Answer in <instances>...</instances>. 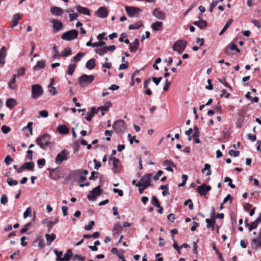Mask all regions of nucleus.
Segmentation results:
<instances>
[{
	"label": "nucleus",
	"mask_w": 261,
	"mask_h": 261,
	"mask_svg": "<svg viewBox=\"0 0 261 261\" xmlns=\"http://www.w3.org/2000/svg\"><path fill=\"white\" fill-rule=\"evenodd\" d=\"M50 136L47 134H44L42 136L38 137L36 139V142L42 149H45V147L51 145L50 148L54 146L53 142H50Z\"/></svg>",
	"instance_id": "1"
},
{
	"label": "nucleus",
	"mask_w": 261,
	"mask_h": 261,
	"mask_svg": "<svg viewBox=\"0 0 261 261\" xmlns=\"http://www.w3.org/2000/svg\"><path fill=\"white\" fill-rule=\"evenodd\" d=\"M94 76L92 75L83 74L78 78L80 85L85 87L91 84L94 80Z\"/></svg>",
	"instance_id": "2"
},
{
	"label": "nucleus",
	"mask_w": 261,
	"mask_h": 261,
	"mask_svg": "<svg viewBox=\"0 0 261 261\" xmlns=\"http://www.w3.org/2000/svg\"><path fill=\"white\" fill-rule=\"evenodd\" d=\"M31 96L34 99H37L43 95V88L39 84L33 85L31 87Z\"/></svg>",
	"instance_id": "3"
},
{
	"label": "nucleus",
	"mask_w": 261,
	"mask_h": 261,
	"mask_svg": "<svg viewBox=\"0 0 261 261\" xmlns=\"http://www.w3.org/2000/svg\"><path fill=\"white\" fill-rule=\"evenodd\" d=\"M187 45V41L184 40H179L176 41L172 46L173 49L179 54L182 53Z\"/></svg>",
	"instance_id": "4"
},
{
	"label": "nucleus",
	"mask_w": 261,
	"mask_h": 261,
	"mask_svg": "<svg viewBox=\"0 0 261 261\" xmlns=\"http://www.w3.org/2000/svg\"><path fill=\"white\" fill-rule=\"evenodd\" d=\"M78 34L79 33L77 30H72L63 33L61 38L65 40L71 41L77 38Z\"/></svg>",
	"instance_id": "5"
},
{
	"label": "nucleus",
	"mask_w": 261,
	"mask_h": 261,
	"mask_svg": "<svg viewBox=\"0 0 261 261\" xmlns=\"http://www.w3.org/2000/svg\"><path fill=\"white\" fill-rule=\"evenodd\" d=\"M69 157V152L66 149H63L56 156L55 162L57 165H60L64 161H66Z\"/></svg>",
	"instance_id": "6"
},
{
	"label": "nucleus",
	"mask_w": 261,
	"mask_h": 261,
	"mask_svg": "<svg viewBox=\"0 0 261 261\" xmlns=\"http://www.w3.org/2000/svg\"><path fill=\"white\" fill-rule=\"evenodd\" d=\"M125 9L129 17H138L142 10L138 7L126 6Z\"/></svg>",
	"instance_id": "7"
},
{
	"label": "nucleus",
	"mask_w": 261,
	"mask_h": 261,
	"mask_svg": "<svg viewBox=\"0 0 261 261\" xmlns=\"http://www.w3.org/2000/svg\"><path fill=\"white\" fill-rule=\"evenodd\" d=\"M70 178L74 180L80 179L84 181L86 179V177L83 175V170L79 169L72 171L69 174Z\"/></svg>",
	"instance_id": "8"
},
{
	"label": "nucleus",
	"mask_w": 261,
	"mask_h": 261,
	"mask_svg": "<svg viewBox=\"0 0 261 261\" xmlns=\"http://www.w3.org/2000/svg\"><path fill=\"white\" fill-rule=\"evenodd\" d=\"M101 192L100 186H98L90 191L87 195V198L90 201H94L96 197L101 194Z\"/></svg>",
	"instance_id": "9"
},
{
	"label": "nucleus",
	"mask_w": 261,
	"mask_h": 261,
	"mask_svg": "<svg viewBox=\"0 0 261 261\" xmlns=\"http://www.w3.org/2000/svg\"><path fill=\"white\" fill-rule=\"evenodd\" d=\"M151 176L152 174L151 173L146 174L141 177L138 182H140L142 185L148 187L149 186H151Z\"/></svg>",
	"instance_id": "10"
},
{
	"label": "nucleus",
	"mask_w": 261,
	"mask_h": 261,
	"mask_svg": "<svg viewBox=\"0 0 261 261\" xmlns=\"http://www.w3.org/2000/svg\"><path fill=\"white\" fill-rule=\"evenodd\" d=\"M94 14L99 18H106L108 15V11L106 7H100L94 12Z\"/></svg>",
	"instance_id": "11"
},
{
	"label": "nucleus",
	"mask_w": 261,
	"mask_h": 261,
	"mask_svg": "<svg viewBox=\"0 0 261 261\" xmlns=\"http://www.w3.org/2000/svg\"><path fill=\"white\" fill-rule=\"evenodd\" d=\"M113 127L117 132H123L125 129V122L122 120H117L114 123Z\"/></svg>",
	"instance_id": "12"
},
{
	"label": "nucleus",
	"mask_w": 261,
	"mask_h": 261,
	"mask_svg": "<svg viewBox=\"0 0 261 261\" xmlns=\"http://www.w3.org/2000/svg\"><path fill=\"white\" fill-rule=\"evenodd\" d=\"M211 190V187L210 186H206L204 184L197 187V191L201 196L205 195L207 192Z\"/></svg>",
	"instance_id": "13"
},
{
	"label": "nucleus",
	"mask_w": 261,
	"mask_h": 261,
	"mask_svg": "<svg viewBox=\"0 0 261 261\" xmlns=\"http://www.w3.org/2000/svg\"><path fill=\"white\" fill-rule=\"evenodd\" d=\"M110 160L112 162L113 164V170L115 173H118L119 172V166L120 165V162L119 159L116 158L115 157H111Z\"/></svg>",
	"instance_id": "14"
},
{
	"label": "nucleus",
	"mask_w": 261,
	"mask_h": 261,
	"mask_svg": "<svg viewBox=\"0 0 261 261\" xmlns=\"http://www.w3.org/2000/svg\"><path fill=\"white\" fill-rule=\"evenodd\" d=\"M252 245L255 249L261 248V229L258 233L257 238H254L252 240Z\"/></svg>",
	"instance_id": "15"
},
{
	"label": "nucleus",
	"mask_w": 261,
	"mask_h": 261,
	"mask_svg": "<svg viewBox=\"0 0 261 261\" xmlns=\"http://www.w3.org/2000/svg\"><path fill=\"white\" fill-rule=\"evenodd\" d=\"M163 165L166 167L165 168V170H166L170 172H173V169H172L171 167H173L175 168H176V166L170 160H165L163 163Z\"/></svg>",
	"instance_id": "16"
},
{
	"label": "nucleus",
	"mask_w": 261,
	"mask_h": 261,
	"mask_svg": "<svg viewBox=\"0 0 261 261\" xmlns=\"http://www.w3.org/2000/svg\"><path fill=\"white\" fill-rule=\"evenodd\" d=\"M152 13L153 16L159 19L164 20L166 18V14L165 13L160 11L159 9H155Z\"/></svg>",
	"instance_id": "17"
},
{
	"label": "nucleus",
	"mask_w": 261,
	"mask_h": 261,
	"mask_svg": "<svg viewBox=\"0 0 261 261\" xmlns=\"http://www.w3.org/2000/svg\"><path fill=\"white\" fill-rule=\"evenodd\" d=\"M6 56V49L5 46H3L0 49V67L5 64V59Z\"/></svg>",
	"instance_id": "18"
},
{
	"label": "nucleus",
	"mask_w": 261,
	"mask_h": 261,
	"mask_svg": "<svg viewBox=\"0 0 261 261\" xmlns=\"http://www.w3.org/2000/svg\"><path fill=\"white\" fill-rule=\"evenodd\" d=\"M49 21L53 23V27L57 31L61 30L63 27L62 23L59 20L53 19Z\"/></svg>",
	"instance_id": "19"
},
{
	"label": "nucleus",
	"mask_w": 261,
	"mask_h": 261,
	"mask_svg": "<svg viewBox=\"0 0 261 261\" xmlns=\"http://www.w3.org/2000/svg\"><path fill=\"white\" fill-rule=\"evenodd\" d=\"M139 47V40L136 38L134 41L129 44V49L131 52H136Z\"/></svg>",
	"instance_id": "20"
},
{
	"label": "nucleus",
	"mask_w": 261,
	"mask_h": 261,
	"mask_svg": "<svg viewBox=\"0 0 261 261\" xmlns=\"http://www.w3.org/2000/svg\"><path fill=\"white\" fill-rule=\"evenodd\" d=\"M98 110H97L96 108H95V107H92L91 108V111L90 112H87V113L86 114V117L85 118L87 120L90 121H91L93 116L95 114L98 113Z\"/></svg>",
	"instance_id": "21"
},
{
	"label": "nucleus",
	"mask_w": 261,
	"mask_h": 261,
	"mask_svg": "<svg viewBox=\"0 0 261 261\" xmlns=\"http://www.w3.org/2000/svg\"><path fill=\"white\" fill-rule=\"evenodd\" d=\"M236 50L237 53H240V50L238 48L236 45L232 43L228 46L225 49V53L228 55L230 54V50Z\"/></svg>",
	"instance_id": "22"
},
{
	"label": "nucleus",
	"mask_w": 261,
	"mask_h": 261,
	"mask_svg": "<svg viewBox=\"0 0 261 261\" xmlns=\"http://www.w3.org/2000/svg\"><path fill=\"white\" fill-rule=\"evenodd\" d=\"M51 14L56 16H61L63 13V10L61 8L57 7H52L50 9Z\"/></svg>",
	"instance_id": "23"
},
{
	"label": "nucleus",
	"mask_w": 261,
	"mask_h": 261,
	"mask_svg": "<svg viewBox=\"0 0 261 261\" xmlns=\"http://www.w3.org/2000/svg\"><path fill=\"white\" fill-rule=\"evenodd\" d=\"M199 129L197 126H195L194 127V133L192 135V137L194 139L195 142L196 143H199L200 140L199 139Z\"/></svg>",
	"instance_id": "24"
},
{
	"label": "nucleus",
	"mask_w": 261,
	"mask_h": 261,
	"mask_svg": "<svg viewBox=\"0 0 261 261\" xmlns=\"http://www.w3.org/2000/svg\"><path fill=\"white\" fill-rule=\"evenodd\" d=\"M199 21H195L193 22L194 25L198 27L200 29H204L207 25L206 22L202 20L200 17H199Z\"/></svg>",
	"instance_id": "25"
},
{
	"label": "nucleus",
	"mask_w": 261,
	"mask_h": 261,
	"mask_svg": "<svg viewBox=\"0 0 261 261\" xmlns=\"http://www.w3.org/2000/svg\"><path fill=\"white\" fill-rule=\"evenodd\" d=\"M76 9L77 10L79 13L84 14L88 16L90 15L89 10L86 7H83L81 6H77L76 7Z\"/></svg>",
	"instance_id": "26"
},
{
	"label": "nucleus",
	"mask_w": 261,
	"mask_h": 261,
	"mask_svg": "<svg viewBox=\"0 0 261 261\" xmlns=\"http://www.w3.org/2000/svg\"><path fill=\"white\" fill-rule=\"evenodd\" d=\"M151 27L155 31L162 30L163 29V22L161 21H156L152 23Z\"/></svg>",
	"instance_id": "27"
},
{
	"label": "nucleus",
	"mask_w": 261,
	"mask_h": 261,
	"mask_svg": "<svg viewBox=\"0 0 261 261\" xmlns=\"http://www.w3.org/2000/svg\"><path fill=\"white\" fill-rule=\"evenodd\" d=\"M259 223H261V215L257 218L255 221L250 224L249 228V231H250L256 228L257 227Z\"/></svg>",
	"instance_id": "28"
},
{
	"label": "nucleus",
	"mask_w": 261,
	"mask_h": 261,
	"mask_svg": "<svg viewBox=\"0 0 261 261\" xmlns=\"http://www.w3.org/2000/svg\"><path fill=\"white\" fill-rule=\"evenodd\" d=\"M122 226L120 224H115L113 229V232L114 236H117L119 233L122 230Z\"/></svg>",
	"instance_id": "29"
},
{
	"label": "nucleus",
	"mask_w": 261,
	"mask_h": 261,
	"mask_svg": "<svg viewBox=\"0 0 261 261\" xmlns=\"http://www.w3.org/2000/svg\"><path fill=\"white\" fill-rule=\"evenodd\" d=\"M17 104L16 101L12 98H10L8 99L6 102V106L10 108H13Z\"/></svg>",
	"instance_id": "30"
},
{
	"label": "nucleus",
	"mask_w": 261,
	"mask_h": 261,
	"mask_svg": "<svg viewBox=\"0 0 261 261\" xmlns=\"http://www.w3.org/2000/svg\"><path fill=\"white\" fill-rule=\"evenodd\" d=\"M57 131L62 134H67L69 133V128L64 125H59L57 127Z\"/></svg>",
	"instance_id": "31"
},
{
	"label": "nucleus",
	"mask_w": 261,
	"mask_h": 261,
	"mask_svg": "<svg viewBox=\"0 0 261 261\" xmlns=\"http://www.w3.org/2000/svg\"><path fill=\"white\" fill-rule=\"evenodd\" d=\"M21 18V15L19 13H17L14 15L12 20V26L11 28L12 29L14 27L17 25L18 23V21Z\"/></svg>",
	"instance_id": "32"
},
{
	"label": "nucleus",
	"mask_w": 261,
	"mask_h": 261,
	"mask_svg": "<svg viewBox=\"0 0 261 261\" xmlns=\"http://www.w3.org/2000/svg\"><path fill=\"white\" fill-rule=\"evenodd\" d=\"M45 237L47 241V244L49 245L55 240L56 238V235L55 233H53L50 234H46Z\"/></svg>",
	"instance_id": "33"
},
{
	"label": "nucleus",
	"mask_w": 261,
	"mask_h": 261,
	"mask_svg": "<svg viewBox=\"0 0 261 261\" xmlns=\"http://www.w3.org/2000/svg\"><path fill=\"white\" fill-rule=\"evenodd\" d=\"M112 106V103L110 101L106 102L103 106H100L98 107L97 110L101 111H108L110 108Z\"/></svg>",
	"instance_id": "34"
},
{
	"label": "nucleus",
	"mask_w": 261,
	"mask_h": 261,
	"mask_svg": "<svg viewBox=\"0 0 261 261\" xmlns=\"http://www.w3.org/2000/svg\"><path fill=\"white\" fill-rule=\"evenodd\" d=\"M73 256L72 250L70 249L67 250V252L64 255L63 261H69Z\"/></svg>",
	"instance_id": "35"
},
{
	"label": "nucleus",
	"mask_w": 261,
	"mask_h": 261,
	"mask_svg": "<svg viewBox=\"0 0 261 261\" xmlns=\"http://www.w3.org/2000/svg\"><path fill=\"white\" fill-rule=\"evenodd\" d=\"M86 66L89 70L93 69L95 66V60L94 58L90 59L86 63Z\"/></svg>",
	"instance_id": "36"
},
{
	"label": "nucleus",
	"mask_w": 261,
	"mask_h": 261,
	"mask_svg": "<svg viewBox=\"0 0 261 261\" xmlns=\"http://www.w3.org/2000/svg\"><path fill=\"white\" fill-rule=\"evenodd\" d=\"M71 54L72 51L71 48L67 47L64 48V49L61 52L60 55L61 57H67Z\"/></svg>",
	"instance_id": "37"
},
{
	"label": "nucleus",
	"mask_w": 261,
	"mask_h": 261,
	"mask_svg": "<svg viewBox=\"0 0 261 261\" xmlns=\"http://www.w3.org/2000/svg\"><path fill=\"white\" fill-rule=\"evenodd\" d=\"M45 67V61L41 60L37 62L36 65L33 67L34 71L39 70L43 69Z\"/></svg>",
	"instance_id": "38"
},
{
	"label": "nucleus",
	"mask_w": 261,
	"mask_h": 261,
	"mask_svg": "<svg viewBox=\"0 0 261 261\" xmlns=\"http://www.w3.org/2000/svg\"><path fill=\"white\" fill-rule=\"evenodd\" d=\"M16 77V75L14 74L12 79L8 83L9 87L11 89H15L17 88V86L15 84Z\"/></svg>",
	"instance_id": "39"
},
{
	"label": "nucleus",
	"mask_w": 261,
	"mask_h": 261,
	"mask_svg": "<svg viewBox=\"0 0 261 261\" xmlns=\"http://www.w3.org/2000/svg\"><path fill=\"white\" fill-rule=\"evenodd\" d=\"M205 221L207 223L206 227L207 228L212 227V230H213L214 229V224L215 223V219H206L205 220Z\"/></svg>",
	"instance_id": "40"
},
{
	"label": "nucleus",
	"mask_w": 261,
	"mask_h": 261,
	"mask_svg": "<svg viewBox=\"0 0 261 261\" xmlns=\"http://www.w3.org/2000/svg\"><path fill=\"white\" fill-rule=\"evenodd\" d=\"M54 252L57 256V258L56 259V261H63V257H62V256L63 254V251H59L57 249H55L54 250Z\"/></svg>",
	"instance_id": "41"
},
{
	"label": "nucleus",
	"mask_w": 261,
	"mask_h": 261,
	"mask_svg": "<svg viewBox=\"0 0 261 261\" xmlns=\"http://www.w3.org/2000/svg\"><path fill=\"white\" fill-rule=\"evenodd\" d=\"M143 25V23L141 21L139 22L129 25L128 27L129 30H137L141 28Z\"/></svg>",
	"instance_id": "42"
},
{
	"label": "nucleus",
	"mask_w": 261,
	"mask_h": 261,
	"mask_svg": "<svg viewBox=\"0 0 261 261\" xmlns=\"http://www.w3.org/2000/svg\"><path fill=\"white\" fill-rule=\"evenodd\" d=\"M95 52L98 54L100 56H102L107 53L105 47L101 48H96L94 49Z\"/></svg>",
	"instance_id": "43"
},
{
	"label": "nucleus",
	"mask_w": 261,
	"mask_h": 261,
	"mask_svg": "<svg viewBox=\"0 0 261 261\" xmlns=\"http://www.w3.org/2000/svg\"><path fill=\"white\" fill-rule=\"evenodd\" d=\"M25 169L32 170L35 166L34 163L33 162H26L23 164Z\"/></svg>",
	"instance_id": "44"
},
{
	"label": "nucleus",
	"mask_w": 261,
	"mask_h": 261,
	"mask_svg": "<svg viewBox=\"0 0 261 261\" xmlns=\"http://www.w3.org/2000/svg\"><path fill=\"white\" fill-rule=\"evenodd\" d=\"M76 67L75 64H70L68 66V70H67V73L69 75H72L75 70Z\"/></svg>",
	"instance_id": "45"
},
{
	"label": "nucleus",
	"mask_w": 261,
	"mask_h": 261,
	"mask_svg": "<svg viewBox=\"0 0 261 261\" xmlns=\"http://www.w3.org/2000/svg\"><path fill=\"white\" fill-rule=\"evenodd\" d=\"M211 165L208 164H205L204 165V168L202 169L201 171L202 173L204 172L205 170H207V172L206 173V175H210L211 174Z\"/></svg>",
	"instance_id": "46"
},
{
	"label": "nucleus",
	"mask_w": 261,
	"mask_h": 261,
	"mask_svg": "<svg viewBox=\"0 0 261 261\" xmlns=\"http://www.w3.org/2000/svg\"><path fill=\"white\" fill-rule=\"evenodd\" d=\"M85 54L83 53H79L73 58V61L75 62H79L81 60V58L85 56Z\"/></svg>",
	"instance_id": "47"
},
{
	"label": "nucleus",
	"mask_w": 261,
	"mask_h": 261,
	"mask_svg": "<svg viewBox=\"0 0 261 261\" xmlns=\"http://www.w3.org/2000/svg\"><path fill=\"white\" fill-rule=\"evenodd\" d=\"M136 186L139 187V191L140 194H142L144 192V191L148 188L147 187L145 186H143L141 185L140 182H137L136 184Z\"/></svg>",
	"instance_id": "48"
},
{
	"label": "nucleus",
	"mask_w": 261,
	"mask_h": 261,
	"mask_svg": "<svg viewBox=\"0 0 261 261\" xmlns=\"http://www.w3.org/2000/svg\"><path fill=\"white\" fill-rule=\"evenodd\" d=\"M95 222L93 221H90L87 225H86L84 227L85 229L86 230H90L92 229L93 226L94 225Z\"/></svg>",
	"instance_id": "49"
},
{
	"label": "nucleus",
	"mask_w": 261,
	"mask_h": 261,
	"mask_svg": "<svg viewBox=\"0 0 261 261\" xmlns=\"http://www.w3.org/2000/svg\"><path fill=\"white\" fill-rule=\"evenodd\" d=\"M7 182L10 186H16L18 184V182L16 180H13L11 178H8L7 179Z\"/></svg>",
	"instance_id": "50"
},
{
	"label": "nucleus",
	"mask_w": 261,
	"mask_h": 261,
	"mask_svg": "<svg viewBox=\"0 0 261 261\" xmlns=\"http://www.w3.org/2000/svg\"><path fill=\"white\" fill-rule=\"evenodd\" d=\"M151 203L153 205H154L156 207H159V206L160 205L158 198H156V196H152V197Z\"/></svg>",
	"instance_id": "51"
},
{
	"label": "nucleus",
	"mask_w": 261,
	"mask_h": 261,
	"mask_svg": "<svg viewBox=\"0 0 261 261\" xmlns=\"http://www.w3.org/2000/svg\"><path fill=\"white\" fill-rule=\"evenodd\" d=\"M32 125H33V122H29L28 123L27 126L24 127H23L22 130L28 129V130L30 131V135H32V134H33V133H32L33 128H32Z\"/></svg>",
	"instance_id": "52"
},
{
	"label": "nucleus",
	"mask_w": 261,
	"mask_h": 261,
	"mask_svg": "<svg viewBox=\"0 0 261 261\" xmlns=\"http://www.w3.org/2000/svg\"><path fill=\"white\" fill-rule=\"evenodd\" d=\"M32 209L30 207H28L23 213V218H26L31 214Z\"/></svg>",
	"instance_id": "53"
},
{
	"label": "nucleus",
	"mask_w": 261,
	"mask_h": 261,
	"mask_svg": "<svg viewBox=\"0 0 261 261\" xmlns=\"http://www.w3.org/2000/svg\"><path fill=\"white\" fill-rule=\"evenodd\" d=\"M239 154L240 151L238 150H234L232 149L229 151V154L231 156L237 157L239 155Z\"/></svg>",
	"instance_id": "54"
},
{
	"label": "nucleus",
	"mask_w": 261,
	"mask_h": 261,
	"mask_svg": "<svg viewBox=\"0 0 261 261\" xmlns=\"http://www.w3.org/2000/svg\"><path fill=\"white\" fill-rule=\"evenodd\" d=\"M58 222V220H56L55 221H49L48 222V224H47V227H48V231L50 232L52 228L53 227L54 225Z\"/></svg>",
	"instance_id": "55"
},
{
	"label": "nucleus",
	"mask_w": 261,
	"mask_h": 261,
	"mask_svg": "<svg viewBox=\"0 0 261 261\" xmlns=\"http://www.w3.org/2000/svg\"><path fill=\"white\" fill-rule=\"evenodd\" d=\"M224 181L225 182H228V185L231 188H234L235 185L232 184V180L229 177H226L224 178Z\"/></svg>",
	"instance_id": "56"
},
{
	"label": "nucleus",
	"mask_w": 261,
	"mask_h": 261,
	"mask_svg": "<svg viewBox=\"0 0 261 261\" xmlns=\"http://www.w3.org/2000/svg\"><path fill=\"white\" fill-rule=\"evenodd\" d=\"M51 84H52V83H50L48 87V88H49V91L53 95H55L57 94V91L56 90V88L54 87H51Z\"/></svg>",
	"instance_id": "57"
},
{
	"label": "nucleus",
	"mask_w": 261,
	"mask_h": 261,
	"mask_svg": "<svg viewBox=\"0 0 261 261\" xmlns=\"http://www.w3.org/2000/svg\"><path fill=\"white\" fill-rule=\"evenodd\" d=\"M53 50H54V51L55 53V54H54V55L53 56V58L54 59H56V58L59 57V56H60V54H58V49H57V47L56 45H55L53 46Z\"/></svg>",
	"instance_id": "58"
},
{
	"label": "nucleus",
	"mask_w": 261,
	"mask_h": 261,
	"mask_svg": "<svg viewBox=\"0 0 261 261\" xmlns=\"http://www.w3.org/2000/svg\"><path fill=\"white\" fill-rule=\"evenodd\" d=\"M31 226V223H27L24 227L23 228H22L20 231V233H25L26 231H27L29 228V227Z\"/></svg>",
	"instance_id": "59"
},
{
	"label": "nucleus",
	"mask_w": 261,
	"mask_h": 261,
	"mask_svg": "<svg viewBox=\"0 0 261 261\" xmlns=\"http://www.w3.org/2000/svg\"><path fill=\"white\" fill-rule=\"evenodd\" d=\"M1 129H2L3 133L5 134L8 133L11 130L10 127L9 126H7L6 125L2 126Z\"/></svg>",
	"instance_id": "60"
},
{
	"label": "nucleus",
	"mask_w": 261,
	"mask_h": 261,
	"mask_svg": "<svg viewBox=\"0 0 261 261\" xmlns=\"http://www.w3.org/2000/svg\"><path fill=\"white\" fill-rule=\"evenodd\" d=\"M1 202L2 204H6L8 202V198L6 195L3 194L1 198Z\"/></svg>",
	"instance_id": "61"
},
{
	"label": "nucleus",
	"mask_w": 261,
	"mask_h": 261,
	"mask_svg": "<svg viewBox=\"0 0 261 261\" xmlns=\"http://www.w3.org/2000/svg\"><path fill=\"white\" fill-rule=\"evenodd\" d=\"M189 203V208L190 210H193V204L192 203V201L191 199H188L187 200H186L184 202V205H187Z\"/></svg>",
	"instance_id": "62"
},
{
	"label": "nucleus",
	"mask_w": 261,
	"mask_h": 261,
	"mask_svg": "<svg viewBox=\"0 0 261 261\" xmlns=\"http://www.w3.org/2000/svg\"><path fill=\"white\" fill-rule=\"evenodd\" d=\"M25 72V68L21 67L17 70V75L16 76H21L24 74Z\"/></svg>",
	"instance_id": "63"
},
{
	"label": "nucleus",
	"mask_w": 261,
	"mask_h": 261,
	"mask_svg": "<svg viewBox=\"0 0 261 261\" xmlns=\"http://www.w3.org/2000/svg\"><path fill=\"white\" fill-rule=\"evenodd\" d=\"M73 258L80 261L85 260V257L81 255L75 254L74 255Z\"/></svg>",
	"instance_id": "64"
}]
</instances>
